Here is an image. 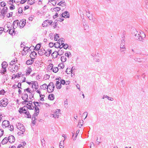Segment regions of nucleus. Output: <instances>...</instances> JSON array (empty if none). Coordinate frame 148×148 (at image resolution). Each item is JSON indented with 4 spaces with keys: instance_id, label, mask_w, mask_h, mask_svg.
I'll return each mask as SVG.
<instances>
[{
    "instance_id": "nucleus-1",
    "label": "nucleus",
    "mask_w": 148,
    "mask_h": 148,
    "mask_svg": "<svg viewBox=\"0 0 148 148\" xmlns=\"http://www.w3.org/2000/svg\"><path fill=\"white\" fill-rule=\"evenodd\" d=\"M132 34L135 36V38L136 40L143 42V38L142 36L138 33L136 29H133L132 32Z\"/></svg>"
},
{
    "instance_id": "nucleus-2",
    "label": "nucleus",
    "mask_w": 148,
    "mask_h": 148,
    "mask_svg": "<svg viewBox=\"0 0 148 148\" xmlns=\"http://www.w3.org/2000/svg\"><path fill=\"white\" fill-rule=\"evenodd\" d=\"M17 128L22 132V134L25 131V129L23 125L21 123H19L16 125Z\"/></svg>"
},
{
    "instance_id": "nucleus-3",
    "label": "nucleus",
    "mask_w": 148,
    "mask_h": 148,
    "mask_svg": "<svg viewBox=\"0 0 148 148\" xmlns=\"http://www.w3.org/2000/svg\"><path fill=\"white\" fill-rule=\"evenodd\" d=\"M1 65L2 69L1 71V73L3 74L6 71V68L8 66V64L6 62L4 61L2 63Z\"/></svg>"
},
{
    "instance_id": "nucleus-4",
    "label": "nucleus",
    "mask_w": 148,
    "mask_h": 148,
    "mask_svg": "<svg viewBox=\"0 0 148 148\" xmlns=\"http://www.w3.org/2000/svg\"><path fill=\"white\" fill-rule=\"evenodd\" d=\"M8 103V100L6 98H4L1 101L0 106L1 107H5Z\"/></svg>"
},
{
    "instance_id": "nucleus-5",
    "label": "nucleus",
    "mask_w": 148,
    "mask_h": 148,
    "mask_svg": "<svg viewBox=\"0 0 148 148\" xmlns=\"http://www.w3.org/2000/svg\"><path fill=\"white\" fill-rule=\"evenodd\" d=\"M28 109V107L26 106H25L23 107L20 108L18 111L20 114H21L22 113L25 114V112H27V110Z\"/></svg>"
},
{
    "instance_id": "nucleus-6",
    "label": "nucleus",
    "mask_w": 148,
    "mask_h": 148,
    "mask_svg": "<svg viewBox=\"0 0 148 148\" xmlns=\"http://www.w3.org/2000/svg\"><path fill=\"white\" fill-rule=\"evenodd\" d=\"M26 24V20L23 19L19 22L18 26L20 28H23Z\"/></svg>"
},
{
    "instance_id": "nucleus-7",
    "label": "nucleus",
    "mask_w": 148,
    "mask_h": 148,
    "mask_svg": "<svg viewBox=\"0 0 148 148\" xmlns=\"http://www.w3.org/2000/svg\"><path fill=\"white\" fill-rule=\"evenodd\" d=\"M10 123L9 121L4 120L3 121L2 126L3 128H5L7 127H9Z\"/></svg>"
},
{
    "instance_id": "nucleus-8",
    "label": "nucleus",
    "mask_w": 148,
    "mask_h": 148,
    "mask_svg": "<svg viewBox=\"0 0 148 148\" xmlns=\"http://www.w3.org/2000/svg\"><path fill=\"white\" fill-rule=\"evenodd\" d=\"M8 138V141L11 143H13L15 141V138L13 135L10 136Z\"/></svg>"
},
{
    "instance_id": "nucleus-9",
    "label": "nucleus",
    "mask_w": 148,
    "mask_h": 148,
    "mask_svg": "<svg viewBox=\"0 0 148 148\" xmlns=\"http://www.w3.org/2000/svg\"><path fill=\"white\" fill-rule=\"evenodd\" d=\"M37 53L35 51H33L31 52L30 55V57L32 59L34 60L35 59V57H36Z\"/></svg>"
},
{
    "instance_id": "nucleus-10",
    "label": "nucleus",
    "mask_w": 148,
    "mask_h": 148,
    "mask_svg": "<svg viewBox=\"0 0 148 148\" xmlns=\"http://www.w3.org/2000/svg\"><path fill=\"white\" fill-rule=\"evenodd\" d=\"M19 23V21L18 20H15L13 23V28L14 29L16 28L18 26Z\"/></svg>"
},
{
    "instance_id": "nucleus-11",
    "label": "nucleus",
    "mask_w": 148,
    "mask_h": 148,
    "mask_svg": "<svg viewBox=\"0 0 148 148\" xmlns=\"http://www.w3.org/2000/svg\"><path fill=\"white\" fill-rule=\"evenodd\" d=\"M24 95H23L21 97L22 99L25 101H27V100L28 98V95L27 94L24 93Z\"/></svg>"
},
{
    "instance_id": "nucleus-12",
    "label": "nucleus",
    "mask_w": 148,
    "mask_h": 148,
    "mask_svg": "<svg viewBox=\"0 0 148 148\" xmlns=\"http://www.w3.org/2000/svg\"><path fill=\"white\" fill-rule=\"evenodd\" d=\"M58 55H59V53L57 51H55L53 52L51 54V56L53 57L54 58H57Z\"/></svg>"
},
{
    "instance_id": "nucleus-13",
    "label": "nucleus",
    "mask_w": 148,
    "mask_h": 148,
    "mask_svg": "<svg viewBox=\"0 0 148 148\" xmlns=\"http://www.w3.org/2000/svg\"><path fill=\"white\" fill-rule=\"evenodd\" d=\"M8 10V8L7 7H5L3 8V9L1 10V14L2 15L4 16V14L6 13L7 12V10Z\"/></svg>"
},
{
    "instance_id": "nucleus-14",
    "label": "nucleus",
    "mask_w": 148,
    "mask_h": 148,
    "mask_svg": "<svg viewBox=\"0 0 148 148\" xmlns=\"http://www.w3.org/2000/svg\"><path fill=\"white\" fill-rule=\"evenodd\" d=\"M8 141V139L7 137L5 138L1 142V144L2 145H4L6 144Z\"/></svg>"
},
{
    "instance_id": "nucleus-15",
    "label": "nucleus",
    "mask_w": 148,
    "mask_h": 148,
    "mask_svg": "<svg viewBox=\"0 0 148 148\" xmlns=\"http://www.w3.org/2000/svg\"><path fill=\"white\" fill-rule=\"evenodd\" d=\"M56 88L58 89H60L62 87L61 83H60V82L58 81H56Z\"/></svg>"
},
{
    "instance_id": "nucleus-16",
    "label": "nucleus",
    "mask_w": 148,
    "mask_h": 148,
    "mask_svg": "<svg viewBox=\"0 0 148 148\" xmlns=\"http://www.w3.org/2000/svg\"><path fill=\"white\" fill-rule=\"evenodd\" d=\"M51 88H49L48 89H47V91L49 93L52 92L53 91L55 88L54 84L52 86H51Z\"/></svg>"
},
{
    "instance_id": "nucleus-17",
    "label": "nucleus",
    "mask_w": 148,
    "mask_h": 148,
    "mask_svg": "<svg viewBox=\"0 0 148 148\" xmlns=\"http://www.w3.org/2000/svg\"><path fill=\"white\" fill-rule=\"evenodd\" d=\"M64 18H69L70 17L69 13V12L66 11L64 12Z\"/></svg>"
},
{
    "instance_id": "nucleus-18",
    "label": "nucleus",
    "mask_w": 148,
    "mask_h": 148,
    "mask_svg": "<svg viewBox=\"0 0 148 148\" xmlns=\"http://www.w3.org/2000/svg\"><path fill=\"white\" fill-rule=\"evenodd\" d=\"M60 10L61 9L60 8L57 7L53 8H51V10L52 12L55 11L56 12H57L60 11Z\"/></svg>"
},
{
    "instance_id": "nucleus-19",
    "label": "nucleus",
    "mask_w": 148,
    "mask_h": 148,
    "mask_svg": "<svg viewBox=\"0 0 148 148\" xmlns=\"http://www.w3.org/2000/svg\"><path fill=\"white\" fill-rule=\"evenodd\" d=\"M35 3V0H28L27 1V4L31 5L34 4Z\"/></svg>"
},
{
    "instance_id": "nucleus-20",
    "label": "nucleus",
    "mask_w": 148,
    "mask_h": 148,
    "mask_svg": "<svg viewBox=\"0 0 148 148\" xmlns=\"http://www.w3.org/2000/svg\"><path fill=\"white\" fill-rule=\"evenodd\" d=\"M48 21H49V20H47L45 21L42 24V26L43 27H46L49 25Z\"/></svg>"
},
{
    "instance_id": "nucleus-21",
    "label": "nucleus",
    "mask_w": 148,
    "mask_h": 148,
    "mask_svg": "<svg viewBox=\"0 0 148 148\" xmlns=\"http://www.w3.org/2000/svg\"><path fill=\"white\" fill-rule=\"evenodd\" d=\"M41 46V44L38 43L37 44L36 46L35 47L34 49L36 51H38L40 50V48Z\"/></svg>"
},
{
    "instance_id": "nucleus-22",
    "label": "nucleus",
    "mask_w": 148,
    "mask_h": 148,
    "mask_svg": "<svg viewBox=\"0 0 148 148\" xmlns=\"http://www.w3.org/2000/svg\"><path fill=\"white\" fill-rule=\"evenodd\" d=\"M48 98L51 100H53L54 99V95L53 94H50L48 96Z\"/></svg>"
},
{
    "instance_id": "nucleus-23",
    "label": "nucleus",
    "mask_w": 148,
    "mask_h": 148,
    "mask_svg": "<svg viewBox=\"0 0 148 148\" xmlns=\"http://www.w3.org/2000/svg\"><path fill=\"white\" fill-rule=\"evenodd\" d=\"M21 72H19L18 73L17 75H15L14 74V77L13 76L12 77V79H14L17 77L18 78L21 77Z\"/></svg>"
},
{
    "instance_id": "nucleus-24",
    "label": "nucleus",
    "mask_w": 148,
    "mask_h": 148,
    "mask_svg": "<svg viewBox=\"0 0 148 148\" xmlns=\"http://www.w3.org/2000/svg\"><path fill=\"white\" fill-rule=\"evenodd\" d=\"M40 88L41 89H43L44 90H45L46 88L48 89V86L47 84H43V85H41L40 86Z\"/></svg>"
},
{
    "instance_id": "nucleus-25",
    "label": "nucleus",
    "mask_w": 148,
    "mask_h": 148,
    "mask_svg": "<svg viewBox=\"0 0 148 148\" xmlns=\"http://www.w3.org/2000/svg\"><path fill=\"white\" fill-rule=\"evenodd\" d=\"M35 112H36L34 113L33 116V118H35V116H37L38 115L39 112V110H38V109H37V110H35Z\"/></svg>"
},
{
    "instance_id": "nucleus-26",
    "label": "nucleus",
    "mask_w": 148,
    "mask_h": 148,
    "mask_svg": "<svg viewBox=\"0 0 148 148\" xmlns=\"http://www.w3.org/2000/svg\"><path fill=\"white\" fill-rule=\"evenodd\" d=\"M34 60L32 59L31 60H29L26 62V64L27 65H30L32 64L34 62Z\"/></svg>"
},
{
    "instance_id": "nucleus-27",
    "label": "nucleus",
    "mask_w": 148,
    "mask_h": 148,
    "mask_svg": "<svg viewBox=\"0 0 148 148\" xmlns=\"http://www.w3.org/2000/svg\"><path fill=\"white\" fill-rule=\"evenodd\" d=\"M33 85L34 86V88L35 89H37L38 88V83L37 82H34V83H33L32 84V87H33Z\"/></svg>"
},
{
    "instance_id": "nucleus-28",
    "label": "nucleus",
    "mask_w": 148,
    "mask_h": 148,
    "mask_svg": "<svg viewBox=\"0 0 148 148\" xmlns=\"http://www.w3.org/2000/svg\"><path fill=\"white\" fill-rule=\"evenodd\" d=\"M57 52H58L59 56H61L64 53V50L62 49H60Z\"/></svg>"
},
{
    "instance_id": "nucleus-29",
    "label": "nucleus",
    "mask_w": 148,
    "mask_h": 148,
    "mask_svg": "<svg viewBox=\"0 0 148 148\" xmlns=\"http://www.w3.org/2000/svg\"><path fill=\"white\" fill-rule=\"evenodd\" d=\"M25 114L26 115V116H25L26 117H27L28 118H31V116L28 111V112L27 111L25 112Z\"/></svg>"
},
{
    "instance_id": "nucleus-30",
    "label": "nucleus",
    "mask_w": 148,
    "mask_h": 148,
    "mask_svg": "<svg viewBox=\"0 0 148 148\" xmlns=\"http://www.w3.org/2000/svg\"><path fill=\"white\" fill-rule=\"evenodd\" d=\"M84 122V121L82 120H80L78 122V125L79 126V127H81L83 126V123Z\"/></svg>"
},
{
    "instance_id": "nucleus-31",
    "label": "nucleus",
    "mask_w": 148,
    "mask_h": 148,
    "mask_svg": "<svg viewBox=\"0 0 148 148\" xmlns=\"http://www.w3.org/2000/svg\"><path fill=\"white\" fill-rule=\"evenodd\" d=\"M105 98H107L108 99V100L111 101H112L113 100V98H110L107 95H104L103 97L102 98L103 99H104Z\"/></svg>"
},
{
    "instance_id": "nucleus-32",
    "label": "nucleus",
    "mask_w": 148,
    "mask_h": 148,
    "mask_svg": "<svg viewBox=\"0 0 148 148\" xmlns=\"http://www.w3.org/2000/svg\"><path fill=\"white\" fill-rule=\"evenodd\" d=\"M26 74L27 75H29L32 71V70L31 68H28L27 70Z\"/></svg>"
},
{
    "instance_id": "nucleus-33",
    "label": "nucleus",
    "mask_w": 148,
    "mask_h": 148,
    "mask_svg": "<svg viewBox=\"0 0 148 148\" xmlns=\"http://www.w3.org/2000/svg\"><path fill=\"white\" fill-rule=\"evenodd\" d=\"M66 60V58L64 56H62L61 58V60L62 62H65Z\"/></svg>"
},
{
    "instance_id": "nucleus-34",
    "label": "nucleus",
    "mask_w": 148,
    "mask_h": 148,
    "mask_svg": "<svg viewBox=\"0 0 148 148\" xmlns=\"http://www.w3.org/2000/svg\"><path fill=\"white\" fill-rule=\"evenodd\" d=\"M53 65L52 64H50L47 67V69L48 70H52L53 68Z\"/></svg>"
},
{
    "instance_id": "nucleus-35",
    "label": "nucleus",
    "mask_w": 148,
    "mask_h": 148,
    "mask_svg": "<svg viewBox=\"0 0 148 148\" xmlns=\"http://www.w3.org/2000/svg\"><path fill=\"white\" fill-rule=\"evenodd\" d=\"M53 71L54 73H57L58 71V68L57 67H53Z\"/></svg>"
},
{
    "instance_id": "nucleus-36",
    "label": "nucleus",
    "mask_w": 148,
    "mask_h": 148,
    "mask_svg": "<svg viewBox=\"0 0 148 148\" xmlns=\"http://www.w3.org/2000/svg\"><path fill=\"white\" fill-rule=\"evenodd\" d=\"M86 15L88 18H89L90 16L92 15V14H91L89 11H86Z\"/></svg>"
},
{
    "instance_id": "nucleus-37",
    "label": "nucleus",
    "mask_w": 148,
    "mask_h": 148,
    "mask_svg": "<svg viewBox=\"0 0 148 148\" xmlns=\"http://www.w3.org/2000/svg\"><path fill=\"white\" fill-rule=\"evenodd\" d=\"M64 107L65 108H67L68 107V100L67 99H66V100L64 101Z\"/></svg>"
},
{
    "instance_id": "nucleus-38",
    "label": "nucleus",
    "mask_w": 148,
    "mask_h": 148,
    "mask_svg": "<svg viewBox=\"0 0 148 148\" xmlns=\"http://www.w3.org/2000/svg\"><path fill=\"white\" fill-rule=\"evenodd\" d=\"M44 52L41 49L39 51H38V54L40 56H42L44 54Z\"/></svg>"
},
{
    "instance_id": "nucleus-39",
    "label": "nucleus",
    "mask_w": 148,
    "mask_h": 148,
    "mask_svg": "<svg viewBox=\"0 0 148 148\" xmlns=\"http://www.w3.org/2000/svg\"><path fill=\"white\" fill-rule=\"evenodd\" d=\"M125 43H121L120 47L121 49H125Z\"/></svg>"
},
{
    "instance_id": "nucleus-40",
    "label": "nucleus",
    "mask_w": 148,
    "mask_h": 148,
    "mask_svg": "<svg viewBox=\"0 0 148 148\" xmlns=\"http://www.w3.org/2000/svg\"><path fill=\"white\" fill-rule=\"evenodd\" d=\"M56 43H53L52 42H50L49 44V46L50 47H52L56 45Z\"/></svg>"
},
{
    "instance_id": "nucleus-41",
    "label": "nucleus",
    "mask_w": 148,
    "mask_h": 148,
    "mask_svg": "<svg viewBox=\"0 0 148 148\" xmlns=\"http://www.w3.org/2000/svg\"><path fill=\"white\" fill-rule=\"evenodd\" d=\"M8 70L10 72H12V73H14L15 71L14 70V69H13L12 67H9L8 68Z\"/></svg>"
},
{
    "instance_id": "nucleus-42",
    "label": "nucleus",
    "mask_w": 148,
    "mask_h": 148,
    "mask_svg": "<svg viewBox=\"0 0 148 148\" xmlns=\"http://www.w3.org/2000/svg\"><path fill=\"white\" fill-rule=\"evenodd\" d=\"M28 105V109L30 110H33L34 108V107L33 105H28V104H27Z\"/></svg>"
},
{
    "instance_id": "nucleus-43",
    "label": "nucleus",
    "mask_w": 148,
    "mask_h": 148,
    "mask_svg": "<svg viewBox=\"0 0 148 148\" xmlns=\"http://www.w3.org/2000/svg\"><path fill=\"white\" fill-rule=\"evenodd\" d=\"M58 66H60V68L62 69H63L64 67V64L62 63L59 64Z\"/></svg>"
},
{
    "instance_id": "nucleus-44",
    "label": "nucleus",
    "mask_w": 148,
    "mask_h": 148,
    "mask_svg": "<svg viewBox=\"0 0 148 148\" xmlns=\"http://www.w3.org/2000/svg\"><path fill=\"white\" fill-rule=\"evenodd\" d=\"M64 141H60V143L59 146L60 148H63L64 147Z\"/></svg>"
},
{
    "instance_id": "nucleus-45",
    "label": "nucleus",
    "mask_w": 148,
    "mask_h": 148,
    "mask_svg": "<svg viewBox=\"0 0 148 148\" xmlns=\"http://www.w3.org/2000/svg\"><path fill=\"white\" fill-rule=\"evenodd\" d=\"M59 38V36L58 35V34H56L55 35L54 37V40L55 41L57 40Z\"/></svg>"
},
{
    "instance_id": "nucleus-46",
    "label": "nucleus",
    "mask_w": 148,
    "mask_h": 148,
    "mask_svg": "<svg viewBox=\"0 0 148 148\" xmlns=\"http://www.w3.org/2000/svg\"><path fill=\"white\" fill-rule=\"evenodd\" d=\"M1 127L0 126V137L2 136L3 134L4 131L1 128Z\"/></svg>"
},
{
    "instance_id": "nucleus-47",
    "label": "nucleus",
    "mask_w": 148,
    "mask_h": 148,
    "mask_svg": "<svg viewBox=\"0 0 148 148\" xmlns=\"http://www.w3.org/2000/svg\"><path fill=\"white\" fill-rule=\"evenodd\" d=\"M65 56H67L68 57H69L70 56H71V53L70 52H67L65 54Z\"/></svg>"
},
{
    "instance_id": "nucleus-48",
    "label": "nucleus",
    "mask_w": 148,
    "mask_h": 148,
    "mask_svg": "<svg viewBox=\"0 0 148 148\" xmlns=\"http://www.w3.org/2000/svg\"><path fill=\"white\" fill-rule=\"evenodd\" d=\"M58 22V21L57 20H55V21L54 22V23L55 25L53 26V27L54 29L56 27V26L58 25L57 22Z\"/></svg>"
},
{
    "instance_id": "nucleus-49",
    "label": "nucleus",
    "mask_w": 148,
    "mask_h": 148,
    "mask_svg": "<svg viewBox=\"0 0 148 148\" xmlns=\"http://www.w3.org/2000/svg\"><path fill=\"white\" fill-rule=\"evenodd\" d=\"M29 49V48L27 47H24V49L23 50V51H25V52H26L27 51V52H28L27 51Z\"/></svg>"
},
{
    "instance_id": "nucleus-50",
    "label": "nucleus",
    "mask_w": 148,
    "mask_h": 148,
    "mask_svg": "<svg viewBox=\"0 0 148 148\" xmlns=\"http://www.w3.org/2000/svg\"><path fill=\"white\" fill-rule=\"evenodd\" d=\"M6 5V3L4 1H2L0 3V5L1 7L5 6Z\"/></svg>"
},
{
    "instance_id": "nucleus-51",
    "label": "nucleus",
    "mask_w": 148,
    "mask_h": 148,
    "mask_svg": "<svg viewBox=\"0 0 148 148\" xmlns=\"http://www.w3.org/2000/svg\"><path fill=\"white\" fill-rule=\"evenodd\" d=\"M9 128H10L9 130L11 131H12L13 130L14 127L12 125H11L9 124V126L8 127Z\"/></svg>"
},
{
    "instance_id": "nucleus-52",
    "label": "nucleus",
    "mask_w": 148,
    "mask_h": 148,
    "mask_svg": "<svg viewBox=\"0 0 148 148\" xmlns=\"http://www.w3.org/2000/svg\"><path fill=\"white\" fill-rule=\"evenodd\" d=\"M24 92H25V91H27L28 92H29V93H30L32 92H31V90L29 89V88H27L25 89L24 90Z\"/></svg>"
},
{
    "instance_id": "nucleus-53",
    "label": "nucleus",
    "mask_w": 148,
    "mask_h": 148,
    "mask_svg": "<svg viewBox=\"0 0 148 148\" xmlns=\"http://www.w3.org/2000/svg\"><path fill=\"white\" fill-rule=\"evenodd\" d=\"M57 44H56V45L55 46V47L56 48H59L60 49H62L63 47H62V46H61V45H58V46H57Z\"/></svg>"
},
{
    "instance_id": "nucleus-54",
    "label": "nucleus",
    "mask_w": 148,
    "mask_h": 148,
    "mask_svg": "<svg viewBox=\"0 0 148 148\" xmlns=\"http://www.w3.org/2000/svg\"><path fill=\"white\" fill-rule=\"evenodd\" d=\"M125 37L123 36V37H122V39L121 40V43H125Z\"/></svg>"
},
{
    "instance_id": "nucleus-55",
    "label": "nucleus",
    "mask_w": 148,
    "mask_h": 148,
    "mask_svg": "<svg viewBox=\"0 0 148 148\" xmlns=\"http://www.w3.org/2000/svg\"><path fill=\"white\" fill-rule=\"evenodd\" d=\"M61 2V5H61V6H66V3L64 1H62Z\"/></svg>"
},
{
    "instance_id": "nucleus-56",
    "label": "nucleus",
    "mask_w": 148,
    "mask_h": 148,
    "mask_svg": "<svg viewBox=\"0 0 148 148\" xmlns=\"http://www.w3.org/2000/svg\"><path fill=\"white\" fill-rule=\"evenodd\" d=\"M134 60L136 61H138V62H140L141 61V59L140 58H135Z\"/></svg>"
},
{
    "instance_id": "nucleus-57",
    "label": "nucleus",
    "mask_w": 148,
    "mask_h": 148,
    "mask_svg": "<svg viewBox=\"0 0 148 148\" xmlns=\"http://www.w3.org/2000/svg\"><path fill=\"white\" fill-rule=\"evenodd\" d=\"M30 93V94L29 95V98L30 99L32 100V98L34 97V94H33V93L31 92Z\"/></svg>"
},
{
    "instance_id": "nucleus-58",
    "label": "nucleus",
    "mask_w": 148,
    "mask_h": 148,
    "mask_svg": "<svg viewBox=\"0 0 148 148\" xmlns=\"http://www.w3.org/2000/svg\"><path fill=\"white\" fill-rule=\"evenodd\" d=\"M35 118H33V116H32V123L33 124H35Z\"/></svg>"
},
{
    "instance_id": "nucleus-59",
    "label": "nucleus",
    "mask_w": 148,
    "mask_h": 148,
    "mask_svg": "<svg viewBox=\"0 0 148 148\" xmlns=\"http://www.w3.org/2000/svg\"><path fill=\"white\" fill-rule=\"evenodd\" d=\"M23 12V9L22 8L20 7L18 9V12L19 13H21Z\"/></svg>"
},
{
    "instance_id": "nucleus-60",
    "label": "nucleus",
    "mask_w": 148,
    "mask_h": 148,
    "mask_svg": "<svg viewBox=\"0 0 148 148\" xmlns=\"http://www.w3.org/2000/svg\"><path fill=\"white\" fill-rule=\"evenodd\" d=\"M15 6L14 5H12V6H11L10 7V9L11 10H12L15 9Z\"/></svg>"
},
{
    "instance_id": "nucleus-61",
    "label": "nucleus",
    "mask_w": 148,
    "mask_h": 148,
    "mask_svg": "<svg viewBox=\"0 0 148 148\" xmlns=\"http://www.w3.org/2000/svg\"><path fill=\"white\" fill-rule=\"evenodd\" d=\"M15 61L14 60H12L10 62V64L11 66H13V64H15Z\"/></svg>"
},
{
    "instance_id": "nucleus-62",
    "label": "nucleus",
    "mask_w": 148,
    "mask_h": 148,
    "mask_svg": "<svg viewBox=\"0 0 148 148\" xmlns=\"http://www.w3.org/2000/svg\"><path fill=\"white\" fill-rule=\"evenodd\" d=\"M47 51L49 52V53L48 54V56H49L52 52V51L50 49H48Z\"/></svg>"
},
{
    "instance_id": "nucleus-63",
    "label": "nucleus",
    "mask_w": 148,
    "mask_h": 148,
    "mask_svg": "<svg viewBox=\"0 0 148 148\" xmlns=\"http://www.w3.org/2000/svg\"><path fill=\"white\" fill-rule=\"evenodd\" d=\"M41 142L42 143V145L43 146H44L45 145V140L44 138L42 139L41 140Z\"/></svg>"
},
{
    "instance_id": "nucleus-64",
    "label": "nucleus",
    "mask_w": 148,
    "mask_h": 148,
    "mask_svg": "<svg viewBox=\"0 0 148 148\" xmlns=\"http://www.w3.org/2000/svg\"><path fill=\"white\" fill-rule=\"evenodd\" d=\"M5 92V90L3 89L1 90L0 91V94L4 95Z\"/></svg>"
}]
</instances>
